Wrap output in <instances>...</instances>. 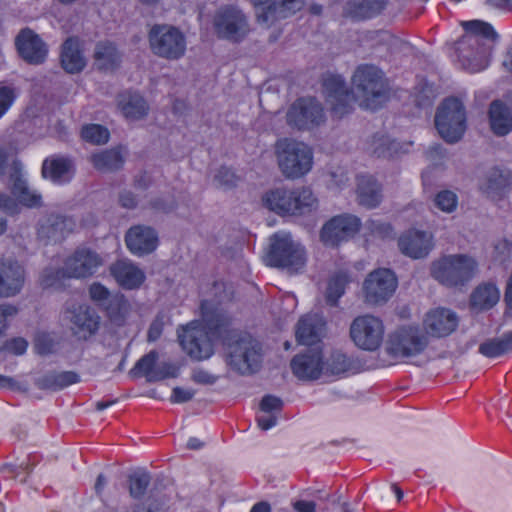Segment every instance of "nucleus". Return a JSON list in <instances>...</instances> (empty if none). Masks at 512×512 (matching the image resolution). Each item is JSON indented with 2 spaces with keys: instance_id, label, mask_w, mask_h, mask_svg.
I'll use <instances>...</instances> for the list:
<instances>
[{
  "instance_id": "f257e3e1",
  "label": "nucleus",
  "mask_w": 512,
  "mask_h": 512,
  "mask_svg": "<svg viewBox=\"0 0 512 512\" xmlns=\"http://www.w3.org/2000/svg\"><path fill=\"white\" fill-rule=\"evenodd\" d=\"M202 324L192 321L178 330L183 350L195 360L208 359L213 354V341L220 340L227 351V364L241 374L256 371L261 361L260 345L246 332L230 327L225 311L211 300L201 302Z\"/></svg>"
},
{
  "instance_id": "f03ea898",
  "label": "nucleus",
  "mask_w": 512,
  "mask_h": 512,
  "mask_svg": "<svg viewBox=\"0 0 512 512\" xmlns=\"http://www.w3.org/2000/svg\"><path fill=\"white\" fill-rule=\"evenodd\" d=\"M465 34L456 44V52L464 69L478 72L485 69L497 39L493 27L481 20L464 22Z\"/></svg>"
},
{
  "instance_id": "7ed1b4c3",
  "label": "nucleus",
  "mask_w": 512,
  "mask_h": 512,
  "mask_svg": "<svg viewBox=\"0 0 512 512\" xmlns=\"http://www.w3.org/2000/svg\"><path fill=\"white\" fill-rule=\"evenodd\" d=\"M352 102L357 101L365 109L375 110L387 100L388 81L384 73L374 65H360L352 76Z\"/></svg>"
},
{
  "instance_id": "20e7f679",
  "label": "nucleus",
  "mask_w": 512,
  "mask_h": 512,
  "mask_svg": "<svg viewBox=\"0 0 512 512\" xmlns=\"http://www.w3.org/2000/svg\"><path fill=\"white\" fill-rule=\"evenodd\" d=\"M264 206L279 215H304L318 206V200L308 187L289 189L279 187L267 191L263 198Z\"/></svg>"
},
{
  "instance_id": "39448f33",
  "label": "nucleus",
  "mask_w": 512,
  "mask_h": 512,
  "mask_svg": "<svg viewBox=\"0 0 512 512\" xmlns=\"http://www.w3.org/2000/svg\"><path fill=\"white\" fill-rule=\"evenodd\" d=\"M275 155L279 170L287 179H299L313 167L312 149L294 139H279L275 144Z\"/></svg>"
},
{
  "instance_id": "423d86ee",
  "label": "nucleus",
  "mask_w": 512,
  "mask_h": 512,
  "mask_svg": "<svg viewBox=\"0 0 512 512\" xmlns=\"http://www.w3.org/2000/svg\"><path fill=\"white\" fill-rule=\"evenodd\" d=\"M477 268L476 260L469 255H445L431 264V275L441 284L453 287L472 279Z\"/></svg>"
},
{
  "instance_id": "0eeeda50",
  "label": "nucleus",
  "mask_w": 512,
  "mask_h": 512,
  "mask_svg": "<svg viewBox=\"0 0 512 512\" xmlns=\"http://www.w3.org/2000/svg\"><path fill=\"white\" fill-rule=\"evenodd\" d=\"M267 263L273 267L286 269L291 274L298 273L306 264L304 247L295 242L289 233H276L271 237Z\"/></svg>"
},
{
  "instance_id": "6e6552de",
  "label": "nucleus",
  "mask_w": 512,
  "mask_h": 512,
  "mask_svg": "<svg viewBox=\"0 0 512 512\" xmlns=\"http://www.w3.org/2000/svg\"><path fill=\"white\" fill-rule=\"evenodd\" d=\"M152 53L166 60H178L186 52V37L177 27L169 24H154L148 32Z\"/></svg>"
},
{
  "instance_id": "1a4fd4ad",
  "label": "nucleus",
  "mask_w": 512,
  "mask_h": 512,
  "mask_svg": "<svg viewBox=\"0 0 512 512\" xmlns=\"http://www.w3.org/2000/svg\"><path fill=\"white\" fill-rule=\"evenodd\" d=\"M384 325L376 316L366 314L356 317L350 325V337L363 350L375 351L382 343Z\"/></svg>"
},
{
  "instance_id": "9d476101",
  "label": "nucleus",
  "mask_w": 512,
  "mask_h": 512,
  "mask_svg": "<svg viewBox=\"0 0 512 512\" xmlns=\"http://www.w3.org/2000/svg\"><path fill=\"white\" fill-rule=\"evenodd\" d=\"M213 25L219 38L232 42L242 41L250 30L247 17L233 6L220 9L214 17Z\"/></svg>"
},
{
  "instance_id": "9b49d317",
  "label": "nucleus",
  "mask_w": 512,
  "mask_h": 512,
  "mask_svg": "<svg viewBox=\"0 0 512 512\" xmlns=\"http://www.w3.org/2000/svg\"><path fill=\"white\" fill-rule=\"evenodd\" d=\"M397 288V278L389 269H377L368 274L363 283L365 302L380 305L387 302Z\"/></svg>"
},
{
  "instance_id": "f8f14e48",
  "label": "nucleus",
  "mask_w": 512,
  "mask_h": 512,
  "mask_svg": "<svg viewBox=\"0 0 512 512\" xmlns=\"http://www.w3.org/2000/svg\"><path fill=\"white\" fill-rule=\"evenodd\" d=\"M426 345V337L417 328L404 327L390 335L386 351L394 358H405L419 354Z\"/></svg>"
},
{
  "instance_id": "ddd939ff",
  "label": "nucleus",
  "mask_w": 512,
  "mask_h": 512,
  "mask_svg": "<svg viewBox=\"0 0 512 512\" xmlns=\"http://www.w3.org/2000/svg\"><path fill=\"white\" fill-rule=\"evenodd\" d=\"M103 265L102 257L87 247L77 248L64 261L66 277L84 279L92 276Z\"/></svg>"
},
{
  "instance_id": "4468645a",
  "label": "nucleus",
  "mask_w": 512,
  "mask_h": 512,
  "mask_svg": "<svg viewBox=\"0 0 512 512\" xmlns=\"http://www.w3.org/2000/svg\"><path fill=\"white\" fill-rule=\"evenodd\" d=\"M360 219L351 214L331 218L321 230V240L329 246H337L352 238L360 229Z\"/></svg>"
},
{
  "instance_id": "2eb2a0df",
  "label": "nucleus",
  "mask_w": 512,
  "mask_h": 512,
  "mask_svg": "<svg viewBox=\"0 0 512 512\" xmlns=\"http://www.w3.org/2000/svg\"><path fill=\"white\" fill-rule=\"evenodd\" d=\"M325 122V114L321 104L311 98L296 100L287 111V123L297 128H303L309 124L322 125Z\"/></svg>"
},
{
  "instance_id": "dca6fc26",
  "label": "nucleus",
  "mask_w": 512,
  "mask_h": 512,
  "mask_svg": "<svg viewBox=\"0 0 512 512\" xmlns=\"http://www.w3.org/2000/svg\"><path fill=\"white\" fill-rule=\"evenodd\" d=\"M295 377L303 381L317 380L324 373V361L319 347L295 355L290 363Z\"/></svg>"
},
{
  "instance_id": "f3484780",
  "label": "nucleus",
  "mask_w": 512,
  "mask_h": 512,
  "mask_svg": "<svg viewBox=\"0 0 512 512\" xmlns=\"http://www.w3.org/2000/svg\"><path fill=\"white\" fill-rule=\"evenodd\" d=\"M71 217L51 213L43 217L38 224L37 235L44 243H57L64 240L75 229Z\"/></svg>"
},
{
  "instance_id": "a211bd4d",
  "label": "nucleus",
  "mask_w": 512,
  "mask_h": 512,
  "mask_svg": "<svg viewBox=\"0 0 512 512\" xmlns=\"http://www.w3.org/2000/svg\"><path fill=\"white\" fill-rule=\"evenodd\" d=\"M158 353L155 350L142 356L131 369L134 376H144L148 382H157L166 378L177 377V368L168 363H157Z\"/></svg>"
},
{
  "instance_id": "6ab92c4d",
  "label": "nucleus",
  "mask_w": 512,
  "mask_h": 512,
  "mask_svg": "<svg viewBox=\"0 0 512 512\" xmlns=\"http://www.w3.org/2000/svg\"><path fill=\"white\" fill-rule=\"evenodd\" d=\"M15 44L21 58L29 64H42L48 54L46 43L29 28L22 29L16 37Z\"/></svg>"
},
{
  "instance_id": "aec40b11",
  "label": "nucleus",
  "mask_w": 512,
  "mask_h": 512,
  "mask_svg": "<svg viewBox=\"0 0 512 512\" xmlns=\"http://www.w3.org/2000/svg\"><path fill=\"white\" fill-rule=\"evenodd\" d=\"M467 120L463 102L454 96L446 97L435 113V128H465Z\"/></svg>"
},
{
  "instance_id": "412c9836",
  "label": "nucleus",
  "mask_w": 512,
  "mask_h": 512,
  "mask_svg": "<svg viewBox=\"0 0 512 512\" xmlns=\"http://www.w3.org/2000/svg\"><path fill=\"white\" fill-rule=\"evenodd\" d=\"M323 90L336 115L342 117L351 110L352 93L348 91L342 77L329 75L324 78Z\"/></svg>"
},
{
  "instance_id": "4be33fe9",
  "label": "nucleus",
  "mask_w": 512,
  "mask_h": 512,
  "mask_svg": "<svg viewBox=\"0 0 512 512\" xmlns=\"http://www.w3.org/2000/svg\"><path fill=\"white\" fill-rule=\"evenodd\" d=\"M25 282V270L16 260H0V298L20 293Z\"/></svg>"
},
{
  "instance_id": "5701e85b",
  "label": "nucleus",
  "mask_w": 512,
  "mask_h": 512,
  "mask_svg": "<svg viewBox=\"0 0 512 512\" xmlns=\"http://www.w3.org/2000/svg\"><path fill=\"white\" fill-rule=\"evenodd\" d=\"M398 246L404 255L412 259H421L432 250L433 237L428 232L411 229L399 237Z\"/></svg>"
},
{
  "instance_id": "b1692460",
  "label": "nucleus",
  "mask_w": 512,
  "mask_h": 512,
  "mask_svg": "<svg viewBox=\"0 0 512 512\" xmlns=\"http://www.w3.org/2000/svg\"><path fill=\"white\" fill-rule=\"evenodd\" d=\"M69 313L71 330L79 339L86 340L99 329L100 317L93 308L87 305H78Z\"/></svg>"
},
{
  "instance_id": "393cba45",
  "label": "nucleus",
  "mask_w": 512,
  "mask_h": 512,
  "mask_svg": "<svg viewBox=\"0 0 512 512\" xmlns=\"http://www.w3.org/2000/svg\"><path fill=\"white\" fill-rule=\"evenodd\" d=\"M423 325L427 334L434 337H445L456 329L458 318L449 309L436 308L426 314Z\"/></svg>"
},
{
  "instance_id": "a878e982",
  "label": "nucleus",
  "mask_w": 512,
  "mask_h": 512,
  "mask_svg": "<svg viewBox=\"0 0 512 512\" xmlns=\"http://www.w3.org/2000/svg\"><path fill=\"white\" fill-rule=\"evenodd\" d=\"M74 161L67 156L55 154L47 157L42 164V175L56 184H65L75 175Z\"/></svg>"
},
{
  "instance_id": "bb28decb",
  "label": "nucleus",
  "mask_w": 512,
  "mask_h": 512,
  "mask_svg": "<svg viewBox=\"0 0 512 512\" xmlns=\"http://www.w3.org/2000/svg\"><path fill=\"white\" fill-rule=\"evenodd\" d=\"M512 183L508 170L493 167L487 170L479 180V189L491 199H500Z\"/></svg>"
},
{
  "instance_id": "cd10ccee",
  "label": "nucleus",
  "mask_w": 512,
  "mask_h": 512,
  "mask_svg": "<svg viewBox=\"0 0 512 512\" xmlns=\"http://www.w3.org/2000/svg\"><path fill=\"white\" fill-rule=\"evenodd\" d=\"M109 271L119 286L124 289H136L145 280V273L128 259H120L112 263Z\"/></svg>"
},
{
  "instance_id": "c85d7f7f",
  "label": "nucleus",
  "mask_w": 512,
  "mask_h": 512,
  "mask_svg": "<svg viewBox=\"0 0 512 512\" xmlns=\"http://www.w3.org/2000/svg\"><path fill=\"white\" fill-rule=\"evenodd\" d=\"M125 242L131 253L142 256L153 252L158 243L156 232L145 226H134L128 230Z\"/></svg>"
},
{
  "instance_id": "c756f323",
  "label": "nucleus",
  "mask_w": 512,
  "mask_h": 512,
  "mask_svg": "<svg viewBox=\"0 0 512 512\" xmlns=\"http://www.w3.org/2000/svg\"><path fill=\"white\" fill-rule=\"evenodd\" d=\"M325 325L323 316L318 313H308L302 316L297 323V341L309 346L318 343L324 335Z\"/></svg>"
},
{
  "instance_id": "7c9ffc66",
  "label": "nucleus",
  "mask_w": 512,
  "mask_h": 512,
  "mask_svg": "<svg viewBox=\"0 0 512 512\" xmlns=\"http://www.w3.org/2000/svg\"><path fill=\"white\" fill-rule=\"evenodd\" d=\"M91 299L106 310L111 320H117L126 306L124 297L120 294H111L108 288L99 282H94L89 287Z\"/></svg>"
},
{
  "instance_id": "2f4dec72",
  "label": "nucleus",
  "mask_w": 512,
  "mask_h": 512,
  "mask_svg": "<svg viewBox=\"0 0 512 512\" xmlns=\"http://www.w3.org/2000/svg\"><path fill=\"white\" fill-rule=\"evenodd\" d=\"M305 0H274L273 4L262 7L257 18L262 22H272L276 19L286 18L301 10Z\"/></svg>"
},
{
  "instance_id": "473e14b6",
  "label": "nucleus",
  "mask_w": 512,
  "mask_h": 512,
  "mask_svg": "<svg viewBox=\"0 0 512 512\" xmlns=\"http://www.w3.org/2000/svg\"><path fill=\"white\" fill-rule=\"evenodd\" d=\"M357 199L360 205L367 208H374L381 202V186L373 176L357 177Z\"/></svg>"
},
{
  "instance_id": "72a5a7b5",
  "label": "nucleus",
  "mask_w": 512,
  "mask_h": 512,
  "mask_svg": "<svg viewBox=\"0 0 512 512\" xmlns=\"http://www.w3.org/2000/svg\"><path fill=\"white\" fill-rule=\"evenodd\" d=\"M10 182L11 192L21 204L30 208L41 205V195L29 188L17 167L10 174Z\"/></svg>"
},
{
  "instance_id": "f704fd0d",
  "label": "nucleus",
  "mask_w": 512,
  "mask_h": 512,
  "mask_svg": "<svg viewBox=\"0 0 512 512\" xmlns=\"http://www.w3.org/2000/svg\"><path fill=\"white\" fill-rule=\"evenodd\" d=\"M385 4L384 0H350L344 7V15L354 20H364L379 14Z\"/></svg>"
},
{
  "instance_id": "c9c22d12",
  "label": "nucleus",
  "mask_w": 512,
  "mask_h": 512,
  "mask_svg": "<svg viewBox=\"0 0 512 512\" xmlns=\"http://www.w3.org/2000/svg\"><path fill=\"white\" fill-rule=\"evenodd\" d=\"M63 69L71 74L78 73L85 67V59L79 49V41L76 38H68L62 45L60 55Z\"/></svg>"
},
{
  "instance_id": "e433bc0d",
  "label": "nucleus",
  "mask_w": 512,
  "mask_h": 512,
  "mask_svg": "<svg viewBox=\"0 0 512 512\" xmlns=\"http://www.w3.org/2000/svg\"><path fill=\"white\" fill-rule=\"evenodd\" d=\"M118 105L122 114L127 119H140L148 112V104L145 99L136 92H124L118 97Z\"/></svg>"
},
{
  "instance_id": "4c0bfd02",
  "label": "nucleus",
  "mask_w": 512,
  "mask_h": 512,
  "mask_svg": "<svg viewBox=\"0 0 512 512\" xmlns=\"http://www.w3.org/2000/svg\"><path fill=\"white\" fill-rule=\"evenodd\" d=\"M90 162L96 170L110 172L121 169L125 159L121 149L114 148L92 154Z\"/></svg>"
},
{
  "instance_id": "58836bf2",
  "label": "nucleus",
  "mask_w": 512,
  "mask_h": 512,
  "mask_svg": "<svg viewBox=\"0 0 512 512\" xmlns=\"http://www.w3.org/2000/svg\"><path fill=\"white\" fill-rule=\"evenodd\" d=\"M478 351L487 358H497L512 352V331L501 337L487 339L479 345Z\"/></svg>"
},
{
  "instance_id": "ea45409f",
  "label": "nucleus",
  "mask_w": 512,
  "mask_h": 512,
  "mask_svg": "<svg viewBox=\"0 0 512 512\" xmlns=\"http://www.w3.org/2000/svg\"><path fill=\"white\" fill-rule=\"evenodd\" d=\"M400 145L383 131L376 132L369 144V152L376 157L390 158L400 151Z\"/></svg>"
},
{
  "instance_id": "a19ab883",
  "label": "nucleus",
  "mask_w": 512,
  "mask_h": 512,
  "mask_svg": "<svg viewBox=\"0 0 512 512\" xmlns=\"http://www.w3.org/2000/svg\"><path fill=\"white\" fill-rule=\"evenodd\" d=\"M500 298V293L494 284L478 286L471 295V305L480 310L490 309Z\"/></svg>"
},
{
  "instance_id": "79ce46f5",
  "label": "nucleus",
  "mask_w": 512,
  "mask_h": 512,
  "mask_svg": "<svg viewBox=\"0 0 512 512\" xmlns=\"http://www.w3.org/2000/svg\"><path fill=\"white\" fill-rule=\"evenodd\" d=\"M94 59L95 65L101 70L113 69L120 61L116 47L109 42H101L96 45Z\"/></svg>"
},
{
  "instance_id": "37998d69",
  "label": "nucleus",
  "mask_w": 512,
  "mask_h": 512,
  "mask_svg": "<svg viewBox=\"0 0 512 512\" xmlns=\"http://www.w3.org/2000/svg\"><path fill=\"white\" fill-rule=\"evenodd\" d=\"M350 281L351 277L346 271H339L331 277L325 295L326 303L329 306L335 307L338 305V300L345 293L346 285Z\"/></svg>"
},
{
  "instance_id": "c03bdc74",
  "label": "nucleus",
  "mask_w": 512,
  "mask_h": 512,
  "mask_svg": "<svg viewBox=\"0 0 512 512\" xmlns=\"http://www.w3.org/2000/svg\"><path fill=\"white\" fill-rule=\"evenodd\" d=\"M353 361L341 351H333L324 361V374L341 375L350 371Z\"/></svg>"
},
{
  "instance_id": "a18cd8bd",
  "label": "nucleus",
  "mask_w": 512,
  "mask_h": 512,
  "mask_svg": "<svg viewBox=\"0 0 512 512\" xmlns=\"http://www.w3.org/2000/svg\"><path fill=\"white\" fill-rule=\"evenodd\" d=\"M491 128H512V114L501 101H493L489 108Z\"/></svg>"
},
{
  "instance_id": "49530a36",
  "label": "nucleus",
  "mask_w": 512,
  "mask_h": 512,
  "mask_svg": "<svg viewBox=\"0 0 512 512\" xmlns=\"http://www.w3.org/2000/svg\"><path fill=\"white\" fill-rule=\"evenodd\" d=\"M66 277L64 266L61 269L46 268L43 270L40 282L43 288L62 289Z\"/></svg>"
},
{
  "instance_id": "de8ad7c7",
  "label": "nucleus",
  "mask_w": 512,
  "mask_h": 512,
  "mask_svg": "<svg viewBox=\"0 0 512 512\" xmlns=\"http://www.w3.org/2000/svg\"><path fill=\"white\" fill-rule=\"evenodd\" d=\"M129 493L133 498H141L150 483V475L147 472L139 471L129 476Z\"/></svg>"
},
{
  "instance_id": "09e8293b",
  "label": "nucleus",
  "mask_w": 512,
  "mask_h": 512,
  "mask_svg": "<svg viewBox=\"0 0 512 512\" xmlns=\"http://www.w3.org/2000/svg\"><path fill=\"white\" fill-rule=\"evenodd\" d=\"M434 204L441 211L452 213L457 208L458 197L453 191L442 190L436 194Z\"/></svg>"
},
{
  "instance_id": "8fccbe9b",
  "label": "nucleus",
  "mask_w": 512,
  "mask_h": 512,
  "mask_svg": "<svg viewBox=\"0 0 512 512\" xmlns=\"http://www.w3.org/2000/svg\"><path fill=\"white\" fill-rule=\"evenodd\" d=\"M328 186L333 189H343L349 183V173L345 167L332 166L328 173Z\"/></svg>"
},
{
  "instance_id": "3c124183",
  "label": "nucleus",
  "mask_w": 512,
  "mask_h": 512,
  "mask_svg": "<svg viewBox=\"0 0 512 512\" xmlns=\"http://www.w3.org/2000/svg\"><path fill=\"white\" fill-rule=\"evenodd\" d=\"M82 141L91 145H104L110 139L109 130H79Z\"/></svg>"
},
{
  "instance_id": "603ef678",
  "label": "nucleus",
  "mask_w": 512,
  "mask_h": 512,
  "mask_svg": "<svg viewBox=\"0 0 512 512\" xmlns=\"http://www.w3.org/2000/svg\"><path fill=\"white\" fill-rule=\"evenodd\" d=\"M237 176L227 167H221L214 176V181L219 187L231 188L237 183Z\"/></svg>"
},
{
  "instance_id": "864d4df0",
  "label": "nucleus",
  "mask_w": 512,
  "mask_h": 512,
  "mask_svg": "<svg viewBox=\"0 0 512 512\" xmlns=\"http://www.w3.org/2000/svg\"><path fill=\"white\" fill-rule=\"evenodd\" d=\"M283 408V402L280 398L273 395H266L260 402L262 413L279 414Z\"/></svg>"
},
{
  "instance_id": "5fc2aeb1",
  "label": "nucleus",
  "mask_w": 512,
  "mask_h": 512,
  "mask_svg": "<svg viewBox=\"0 0 512 512\" xmlns=\"http://www.w3.org/2000/svg\"><path fill=\"white\" fill-rule=\"evenodd\" d=\"M17 313L18 308L16 306L8 303L0 304V337L8 328L9 319L16 316Z\"/></svg>"
},
{
  "instance_id": "6e6d98bb",
  "label": "nucleus",
  "mask_w": 512,
  "mask_h": 512,
  "mask_svg": "<svg viewBox=\"0 0 512 512\" xmlns=\"http://www.w3.org/2000/svg\"><path fill=\"white\" fill-rule=\"evenodd\" d=\"M164 318L163 314H158L151 322L147 332L148 342H155L161 337L165 325Z\"/></svg>"
},
{
  "instance_id": "4d7b16f0",
  "label": "nucleus",
  "mask_w": 512,
  "mask_h": 512,
  "mask_svg": "<svg viewBox=\"0 0 512 512\" xmlns=\"http://www.w3.org/2000/svg\"><path fill=\"white\" fill-rule=\"evenodd\" d=\"M195 392L192 389H183L181 387H175L172 391L170 401L172 403H185L190 401Z\"/></svg>"
},
{
  "instance_id": "13d9d810",
  "label": "nucleus",
  "mask_w": 512,
  "mask_h": 512,
  "mask_svg": "<svg viewBox=\"0 0 512 512\" xmlns=\"http://www.w3.org/2000/svg\"><path fill=\"white\" fill-rule=\"evenodd\" d=\"M13 101L12 90L8 87H0V117L5 113Z\"/></svg>"
},
{
  "instance_id": "bf43d9fd",
  "label": "nucleus",
  "mask_w": 512,
  "mask_h": 512,
  "mask_svg": "<svg viewBox=\"0 0 512 512\" xmlns=\"http://www.w3.org/2000/svg\"><path fill=\"white\" fill-rule=\"evenodd\" d=\"M440 137L448 144H454L462 139L464 130H437Z\"/></svg>"
},
{
  "instance_id": "052dcab7",
  "label": "nucleus",
  "mask_w": 512,
  "mask_h": 512,
  "mask_svg": "<svg viewBox=\"0 0 512 512\" xmlns=\"http://www.w3.org/2000/svg\"><path fill=\"white\" fill-rule=\"evenodd\" d=\"M0 210L4 211L5 213H8V214H14L17 212V203L12 197H10L6 194H1L0 195Z\"/></svg>"
},
{
  "instance_id": "680f3d73",
  "label": "nucleus",
  "mask_w": 512,
  "mask_h": 512,
  "mask_svg": "<svg viewBox=\"0 0 512 512\" xmlns=\"http://www.w3.org/2000/svg\"><path fill=\"white\" fill-rule=\"evenodd\" d=\"M54 372L47 373L36 380V386L39 389L56 390Z\"/></svg>"
},
{
  "instance_id": "e2e57ef3",
  "label": "nucleus",
  "mask_w": 512,
  "mask_h": 512,
  "mask_svg": "<svg viewBox=\"0 0 512 512\" xmlns=\"http://www.w3.org/2000/svg\"><path fill=\"white\" fill-rule=\"evenodd\" d=\"M192 380L200 384H213L216 381V377L205 370H195L192 374Z\"/></svg>"
},
{
  "instance_id": "0e129e2a",
  "label": "nucleus",
  "mask_w": 512,
  "mask_h": 512,
  "mask_svg": "<svg viewBox=\"0 0 512 512\" xmlns=\"http://www.w3.org/2000/svg\"><path fill=\"white\" fill-rule=\"evenodd\" d=\"M257 422H258L259 427L262 430H268L271 427L276 425L277 415L269 414V413H263L262 415H259L257 417Z\"/></svg>"
},
{
  "instance_id": "69168bd1",
  "label": "nucleus",
  "mask_w": 512,
  "mask_h": 512,
  "mask_svg": "<svg viewBox=\"0 0 512 512\" xmlns=\"http://www.w3.org/2000/svg\"><path fill=\"white\" fill-rule=\"evenodd\" d=\"M119 202L122 207L132 209L136 206L137 201L134 194L130 191H123L119 195Z\"/></svg>"
},
{
  "instance_id": "338daca9",
  "label": "nucleus",
  "mask_w": 512,
  "mask_h": 512,
  "mask_svg": "<svg viewBox=\"0 0 512 512\" xmlns=\"http://www.w3.org/2000/svg\"><path fill=\"white\" fill-rule=\"evenodd\" d=\"M27 346V341L23 338H15L9 343V349L17 355L23 354L26 351Z\"/></svg>"
},
{
  "instance_id": "774afa93",
  "label": "nucleus",
  "mask_w": 512,
  "mask_h": 512,
  "mask_svg": "<svg viewBox=\"0 0 512 512\" xmlns=\"http://www.w3.org/2000/svg\"><path fill=\"white\" fill-rule=\"evenodd\" d=\"M297 512H315L316 504L313 501L299 500L294 503Z\"/></svg>"
}]
</instances>
